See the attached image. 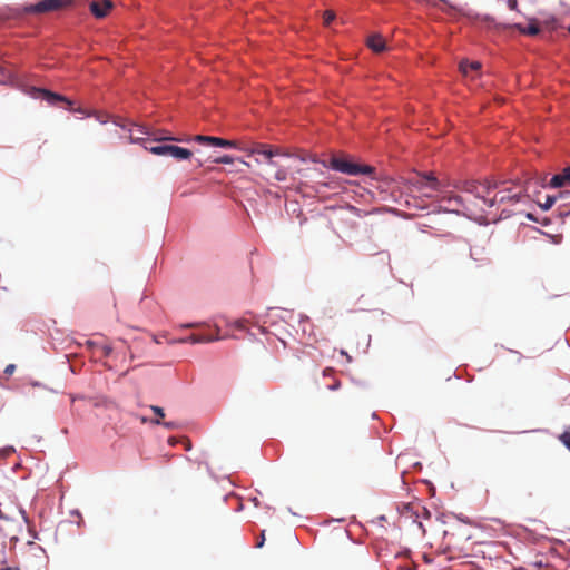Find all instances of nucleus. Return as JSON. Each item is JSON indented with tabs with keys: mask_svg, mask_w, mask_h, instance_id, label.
<instances>
[{
	"mask_svg": "<svg viewBox=\"0 0 570 570\" xmlns=\"http://www.w3.org/2000/svg\"><path fill=\"white\" fill-rule=\"evenodd\" d=\"M556 196L558 199H570V190H560Z\"/></svg>",
	"mask_w": 570,
	"mask_h": 570,
	"instance_id": "obj_29",
	"label": "nucleus"
},
{
	"mask_svg": "<svg viewBox=\"0 0 570 570\" xmlns=\"http://www.w3.org/2000/svg\"><path fill=\"white\" fill-rule=\"evenodd\" d=\"M322 165L325 168L348 176H373L375 174V168L373 166L354 163L351 158L345 156H332L327 161H322Z\"/></svg>",
	"mask_w": 570,
	"mask_h": 570,
	"instance_id": "obj_1",
	"label": "nucleus"
},
{
	"mask_svg": "<svg viewBox=\"0 0 570 570\" xmlns=\"http://www.w3.org/2000/svg\"><path fill=\"white\" fill-rule=\"evenodd\" d=\"M150 409L159 417H163L165 415L164 410L160 406L151 405Z\"/></svg>",
	"mask_w": 570,
	"mask_h": 570,
	"instance_id": "obj_28",
	"label": "nucleus"
},
{
	"mask_svg": "<svg viewBox=\"0 0 570 570\" xmlns=\"http://www.w3.org/2000/svg\"><path fill=\"white\" fill-rule=\"evenodd\" d=\"M190 140H194L199 144H208L214 147H220V148H234L236 146V142L233 140L223 139L219 137H213V136H204V135H196Z\"/></svg>",
	"mask_w": 570,
	"mask_h": 570,
	"instance_id": "obj_7",
	"label": "nucleus"
},
{
	"mask_svg": "<svg viewBox=\"0 0 570 570\" xmlns=\"http://www.w3.org/2000/svg\"><path fill=\"white\" fill-rule=\"evenodd\" d=\"M265 541L264 531L262 532L261 539H258V542L256 544L257 548H262Z\"/></svg>",
	"mask_w": 570,
	"mask_h": 570,
	"instance_id": "obj_33",
	"label": "nucleus"
},
{
	"mask_svg": "<svg viewBox=\"0 0 570 570\" xmlns=\"http://www.w3.org/2000/svg\"><path fill=\"white\" fill-rule=\"evenodd\" d=\"M214 328L216 331V334L219 335V332H220V327L217 325V324H214Z\"/></svg>",
	"mask_w": 570,
	"mask_h": 570,
	"instance_id": "obj_38",
	"label": "nucleus"
},
{
	"mask_svg": "<svg viewBox=\"0 0 570 570\" xmlns=\"http://www.w3.org/2000/svg\"><path fill=\"white\" fill-rule=\"evenodd\" d=\"M517 28L525 35L535 36L540 32V27L537 23H530L527 27H523L521 24H517Z\"/></svg>",
	"mask_w": 570,
	"mask_h": 570,
	"instance_id": "obj_18",
	"label": "nucleus"
},
{
	"mask_svg": "<svg viewBox=\"0 0 570 570\" xmlns=\"http://www.w3.org/2000/svg\"><path fill=\"white\" fill-rule=\"evenodd\" d=\"M558 200V197L556 195L551 196V195H548L546 197V200L544 203H542L540 205V207L543 209V210H549L553 205L554 203Z\"/></svg>",
	"mask_w": 570,
	"mask_h": 570,
	"instance_id": "obj_19",
	"label": "nucleus"
},
{
	"mask_svg": "<svg viewBox=\"0 0 570 570\" xmlns=\"http://www.w3.org/2000/svg\"><path fill=\"white\" fill-rule=\"evenodd\" d=\"M422 186L429 187L433 190H439L440 183L432 174H429L423 177Z\"/></svg>",
	"mask_w": 570,
	"mask_h": 570,
	"instance_id": "obj_17",
	"label": "nucleus"
},
{
	"mask_svg": "<svg viewBox=\"0 0 570 570\" xmlns=\"http://www.w3.org/2000/svg\"><path fill=\"white\" fill-rule=\"evenodd\" d=\"M204 325H208V323L207 322H193V323L181 324L180 326L183 328H195V327H199V326H204Z\"/></svg>",
	"mask_w": 570,
	"mask_h": 570,
	"instance_id": "obj_21",
	"label": "nucleus"
},
{
	"mask_svg": "<svg viewBox=\"0 0 570 570\" xmlns=\"http://www.w3.org/2000/svg\"><path fill=\"white\" fill-rule=\"evenodd\" d=\"M197 166L198 167L203 166V161L202 160H197Z\"/></svg>",
	"mask_w": 570,
	"mask_h": 570,
	"instance_id": "obj_42",
	"label": "nucleus"
},
{
	"mask_svg": "<svg viewBox=\"0 0 570 570\" xmlns=\"http://www.w3.org/2000/svg\"><path fill=\"white\" fill-rule=\"evenodd\" d=\"M73 0H40L37 3L24 7L28 13H43L56 11L72 3Z\"/></svg>",
	"mask_w": 570,
	"mask_h": 570,
	"instance_id": "obj_3",
	"label": "nucleus"
},
{
	"mask_svg": "<svg viewBox=\"0 0 570 570\" xmlns=\"http://www.w3.org/2000/svg\"><path fill=\"white\" fill-rule=\"evenodd\" d=\"M313 188L316 194H323L325 188L334 189L335 181L334 180H317V181H315V185L313 186Z\"/></svg>",
	"mask_w": 570,
	"mask_h": 570,
	"instance_id": "obj_14",
	"label": "nucleus"
},
{
	"mask_svg": "<svg viewBox=\"0 0 570 570\" xmlns=\"http://www.w3.org/2000/svg\"><path fill=\"white\" fill-rule=\"evenodd\" d=\"M90 11L91 13L98 18H105L108 13V11L112 8V2L110 0H102V1H92L90 2Z\"/></svg>",
	"mask_w": 570,
	"mask_h": 570,
	"instance_id": "obj_10",
	"label": "nucleus"
},
{
	"mask_svg": "<svg viewBox=\"0 0 570 570\" xmlns=\"http://www.w3.org/2000/svg\"><path fill=\"white\" fill-rule=\"evenodd\" d=\"M458 519L463 523H470L469 519L466 517L459 515Z\"/></svg>",
	"mask_w": 570,
	"mask_h": 570,
	"instance_id": "obj_35",
	"label": "nucleus"
},
{
	"mask_svg": "<svg viewBox=\"0 0 570 570\" xmlns=\"http://www.w3.org/2000/svg\"><path fill=\"white\" fill-rule=\"evenodd\" d=\"M72 111H75V112H80V114H82V112H83V111H82V109H80V108H78V109H73Z\"/></svg>",
	"mask_w": 570,
	"mask_h": 570,
	"instance_id": "obj_41",
	"label": "nucleus"
},
{
	"mask_svg": "<svg viewBox=\"0 0 570 570\" xmlns=\"http://www.w3.org/2000/svg\"><path fill=\"white\" fill-rule=\"evenodd\" d=\"M481 68V63L479 61H462L460 63V70L463 75H469L470 71H476Z\"/></svg>",
	"mask_w": 570,
	"mask_h": 570,
	"instance_id": "obj_13",
	"label": "nucleus"
},
{
	"mask_svg": "<svg viewBox=\"0 0 570 570\" xmlns=\"http://www.w3.org/2000/svg\"><path fill=\"white\" fill-rule=\"evenodd\" d=\"M252 501H253V503H254L256 507H258L259 501H258V499H257L256 497H255V498H253V499H252Z\"/></svg>",
	"mask_w": 570,
	"mask_h": 570,
	"instance_id": "obj_39",
	"label": "nucleus"
},
{
	"mask_svg": "<svg viewBox=\"0 0 570 570\" xmlns=\"http://www.w3.org/2000/svg\"><path fill=\"white\" fill-rule=\"evenodd\" d=\"M560 440L564 444V446L570 451V432H564L561 434Z\"/></svg>",
	"mask_w": 570,
	"mask_h": 570,
	"instance_id": "obj_25",
	"label": "nucleus"
},
{
	"mask_svg": "<svg viewBox=\"0 0 570 570\" xmlns=\"http://www.w3.org/2000/svg\"><path fill=\"white\" fill-rule=\"evenodd\" d=\"M257 155L256 161L263 164L267 168H275L276 164L273 160L275 153L271 148H261L254 150Z\"/></svg>",
	"mask_w": 570,
	"mask_h": 570,
	"instance_id": "obj_11",
	"label": "nucleus"
},
{
	"mask_svg": "<svg viewBox=\"0 0 570 570\" xmlns=\"http://www.w3.org/2000/svg\"><path fill=\"white\" fill-rule=\"evenodd\" d=\"M223 337L219 336L218 334H216V335H205V343L217 342V341H219Z\"/></svg>",
	"mask_w": 570,
	"mask_h": 570,
	"instance_id": "obj_27",
	"label": "nucleus"
},
{
	"mask_svg": "<svg viewBox=\"0 0 570 570\" xmlns=\"http://www.w3.org/2000/svg\"><path fill=\"white\" fill-rule=\"evenodd\" d=\"M507 6L510 10H517L518 1L517 0H508Z\"/></svg>",
	"mask_w": 570,
	"mask_h": 570,
	"instance_id": "obj_31",
	"label": "nucleus"
},
{
	"mask_svg": "<svg viewBox=\"0 0 570 570\" xmlns=\"http://www.w3.org/2000/svg\"><path fill=\"white\" fill-rule=\"evenodd\" d=\"M156 424H161V422L159 420H156L155 421ZM163 425L168 429V430H173V429H176L178 426V423L175 422V421H167V422H163Z\"/></svg>",
	"mask_w": 570,
	"mask_h": 570,
	"instance_id": "obj_23",
	"label": "nucleus"
},
{
	"mask_svg": "<svg viewBox=\"0 0 570 570\" xmlns=\"http://www.w3.org/2000/svg\"><path fill=\"white\" fill-rule=\"evenodd\" d=\"M102 350H104L105 356H109L110 353L112 352V348L108 345L104 346Z\"/></svg>",
	"mask_w": 570,
	"mask_h": 570,
	"instance_id": "obj_34",
	"label": "nucleus"
},
{
	"mask_svg": "<svg viewBox=\"0 0 570 570\" xmlns=\"http://www.w3.org/2000/svg\"><path fill=\"white\" fill-rule=\"evenodd\" d=\"M70 514H72V515H77V517H79V518H80V521H78V523H77V524L80 527V525L82 524V520H81V514H80L79 510H77V509L71 510V511H70Z\"/></svg>",
	"mask_w": 570,
	"mask_h": 570,
	"instance_id": "obj_32",
	"label": "nucleus"
},
{
	"mask_svg": "<svg viewBox=\"0 0 570 570\" xmlns=\"http://www.w3.org/2000/svg\"><path fill=\"white\" fill-rule=\"evenodd\" d=\"M568 31L570 32V26L568 27Z\"/></svg>",
	"mask_w": 570,
	"mask_h": 570,
	"instance_id": "obj_44",
	"label": "nucleus"
},
{
	"mask_svg": "<svg viewBox=\"0 0 570 570\" xmlns=\"http://www.w3.org/2000/svg\"><path fill=\"white\" fill-rule=\"evenodd\" d=\"M335 19V13L331 10L324 12V23L328 26Z\"/></svg>",
	"mask_w": 570,
	"mask_h": 570,
	"instance_id": "obj_22",
	"label": "nucleus"
},
{
	"mask_svg": "<svg viewBox=\"0 0 570 570\" xmlns=\"http://www.w3.org/2000/svg\"><path fill=\"white\" fill-rule=\"evenodd\" d=\"M527 218H528V219H530V220H535V219H534V217H533V215H532V214H530V213H529V214H527Z\"/></svg>",
	"mask_w": 570,
	"mask_h": 570,
	"instance_id": "obj_40",
	"label": "nucleus"
},
{
	"mask_svg": "<svg viewBox=\"0 0 570 570\" xmlns=\"http://www.w3.org/2000/svg\"><path fill=\"white\" fill-rule=\"evenodd\" d=\"M367 43L368 47L375 52H382L385 50V42L379 35L371 36Z\"/></svg>",
	"mask_w": 570,
	"mask_h": 570,
	"instance_id": "obj_12",
	"label": "nucleus"
},
{
	"mask_svg": "<svg viewBox=\"0 0 570 570\" xmlns=\"http://www.w3.org/2000/svg\"><path fill=\"white\" fill-rule=\"evenodd\" d=\"M14 448L13 446H4V448H1L0 449V456L2 458H7L9 456L10 454H12L14 452Z\"/></svg>",
	"mask_w": 570,
	"mask_h": 570,
	"instance_id": "obj_24",
	"label": "nucleus"
},
{
	"mask_svg": "<svg viewBox=\"0 0 570 570\" xmlns=\"http://www.w3.org/2000/svg\"><path fill=\"white\" fill-rule=\"evenodd\" d=\"M31 95L33 98L45 100L51 106H55L57 105V102L62 101L66 102L70 109L72 107V101L69 100L67 97L47 89L32 88Z\"/></svg>",
	"mask_w": 570,
	"mask_h": 570,
	"instance_id": "obj_5",
	"label": "nucleus"
},
{
	"mask_svg": "<svg viewBox=\"0 0 570 570\" xmlns=\"http://www.w3.org/2000/svg\"><path fill=\"white\" fill-rule=\"evenodd\" d=\"M274 168H265L266 174L273 176L277 181H285L287 179V170L284 168H277L273 171Z\"/></svg>",
	"mask_w": 570,
	"mask_h": 570,
	"instance_id": "obj_15",
	"label": "nucleus"
},
{
	"mask_svg": "<svg viewBox=\"0 0 570 570\" xmlns=\"http://www.w3.org/2000/svg\"><path fill=\"white\" fill-rule=\"evenodd\" d=\"M547 187L553 189L570 187V166L563 168L561 173L553 175Z\"/></svg>",
	"mask_w": 570,
	"mask_h": 570,
	"instance_id": "obj_9",
	"label": "nucleus"
},
{
	"mask_svg": "<svg viewBox=\"0 0 570 570\" xmlns=\"http://www.w3.org/2000/svg\"><path fill=\"white\" fill-rule=\"evenodd\" d=\"M470 256L474 259L472 249L470 250Z\"/></svg>",
	"mask_w": 570,
	"mask_h": 570,
	"instance_id": "obj_43",
	"label": "nucleus"
},
{
	"mask_svg": "<svg viewBox=\"0 0 570 570\" xmlns=\"http://www.w3.org/2000/svg\"><path fill=\"white\" fill-rule=\"evenodd\" d=\"M444 204V210L454 214L468 215L469 208L466 207L464 199L460 195L444 196L441 200Z\"/></svg>",
	"mask_w": 570,
	"mask_h": 570,
	"instance_id": "obj_6",
	"label": "nucleus"
},
{
	"mask_svg": "<svg viewBox=\"0 0 570 570\" xmlns=\"http://www.w3.org/2000/svg\"><path fill=\"white\" fill-rule=\"evenodd\" d=\"M164 140L180 141V139L175 137H165L160 139L157 145L145 146V149L154 155L169 156L177 160H187L193 156V153L189 149L176 145L163 144L161 141Z\"/></svg>",
	"mask_w": 570,
	"mask_h": 570,
	"instance_id": "obj_2",
	"label": "nucleus"
},
{
	"mask_svg": "<svg viewBox=\"0 0 570 570\" xmlns=\"http://www.w3.org/2000/svg\"><path fill=\"white\" fill-rule=\"evenodd\" d=\"M229 325L233 326L234 328L238 330V331H244L245 330L244 320H236L233 323H230Z\"/></svg>",
	"mask_w": 570,
	"mask_h": 570,
	"instance_id": "obj_26",
	"label": "nucleus"
},
{
	"mask_svg": "<svg viewBox=\"0 0 570 570\" xmlns=\"http://www.w3.org/2000/svg\"><path fill=\"white\" fill-rule=\"evenodd\" d=\"M498 187L495 183L485 181L483 184L479 183H468L465 186V191L472 194L475 198L481 199L489 207V199L487 196Z\"/></svg>",
	"mask_w": 570,
	"mask_h": 570,
	"instance_id": "obj_4",
	"label": "nucleus"
},
{
	"mask_svg": "<svg viewBox=\"0 0 570 570\" xmlns=\"http://www.w3.org/2000/svg\"><path fill=\"white\" fill-rule=\"evenodd\" d=\"M520 197V193H512L511 189H500L497 191L493 198L489 199V207H493L497 204H503L508 202L518 203Z\"/></svg>",
	"mask_w": 570,
	"mask_h": 570,
	"instance_id": "obj_8",
	"label": "nucleus"
},
{
	"mask_svg": "<svg viewBox=\"0 0 570 570\" xmlns=\"http://www.w3.org/2000/svg\"><path fill=\"white\" fill-rule=\"evenodd\" d=\"M178 342L183 344H200L205 343V335L190 334L186 337L179 338Z\"/></svg>",
	"mask_w": 570,
	"mask_h": 570,
	"instance_id": "obj_16",
	"label": "nucleus"
},
{
	"mask_svg": "<svg viewBox=\"0 0 570 570\" xmlns=\"http://www.w3.org/2000/svg\"><path fill=\"white\" fill-rule=\"evenodd\" d=\"M14 371H16V365L14 364H9V365L6 366L3 372H4L6 375H11V374H13Z\"/></svg>",
	"mask_w": 570,
	"mask_h": 570,
	"instance_id": "obj_30",
	"label": "nucleus"
},
{
	"mask_svg": "<svg viewBox=\"0 0 570 570\" xmlns=\"http://www.w3.org/2000/svg\"><path fill=\"white\" fill-rule=\"evenodd\" d=\"M340 387V384L338 383H335L333 385L330 386L331 390H337Z\"/></svg>",
	"mask_w": 570,
	"mask_h": 570,
	"instance_id": "obj_37",
	"label": "nucleus"
},
{
	"mask_svg": "<svg viewBox=\"0 0 570 570\" xmlns=\"http://www.w3.org/2000/svg\"><path fill=\"white\" fill-rule=\"evenodd\" d=\"M234 161V157L229 155H223L219 157H216L213 163L215 164H232Z\"/></svg>",
	"mask_w": 570,
	"mask_h": 570,
	"instance_id": "obj_20",
	"label": "nucleus"
},
{
	"mask_svg": "<svg viewBox=\"0 0 570 570\" xmlns=\"http://www.w3.org/2000/svg\"><path fill=\"white\" fill-rule=\"evenodd\" d=\"M30 384H31L33 387H41V386H42V384H41L40 382H38V381H32Z\"/></svg>",
	"mask_w": 570,
	"mask_h": 570,
	"instance_id": "obj_36",
	"label": "nucleus"
}]
</instances>
